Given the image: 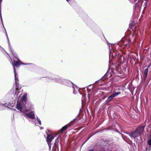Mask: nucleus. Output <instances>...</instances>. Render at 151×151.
Listing matches in <instances>:
<instances>
[{"label": "nucleus", "instance_id": "f257e3e1", "mask_svg": "<svg viewBox=\"0 0 151 151\" xmlns=\"http://www.w3.org/2000/svg\"><path fill=\"white\" fill-rule=\"evenodd\" d=\"M46 78L48 79L49 81H53L55 82L61 83V84L70 87L72 86L73 83L70 80L63 79L61 78H53L51 77H47Z\"/></svg>", "mask_w": 151, "mask_h": 151}, {"label": "nucleus", "instance_id": "f03ea898", "mask_svg": "<svg viewBox=\"0 0 151 151\" xmlns=\"http://www.w3.org/2000/svg\"><path fill=\"white\" fill-rule=\"evenodd\" d=\"M29 105L31 107L30 108H29V109H28L26 107L25 104L24 102H23L22 101H18L16 105V108L18 110L20 111L22 113H25L26 112L32 109V106H31L32 105L31 104H29Z\"/></svg>", "mask_w": 151, "mask_h": 151}, {"label": "nucleus", "instance_id": "7ed1b4c3", "mask_svg": "<svg viewBox=\"0 0 151 151\" xmlns=\"http://www.w3.org/2000/svg\"><path fill=\"white\" fill-rule=\"evenodd\" d=\"M95 85L98 87V89L100 90H104V87H100V86H103L104 85V76H103L99 80L95 82Z\"/></svg>", "mask_w": 151, "mask_h": 151}, {"label": "nucleus", "instance_id": "20e7f679", "mask_svg": "<svg viewBox=\"0 0 151 151\" xmlns=\"http://www.w3.org/2000/svg\"><path fill=\"white\" fill-rule=\"evenodd\" d=\"M147 0H138V3H136L135 5L140 8L143 5L145 9L147 6Z\"/></svg>", "mask_w": 151, "mask_h": 151}, {"label": "nucleus", "instance_id": "39448f33", "mask_svg": "<svg viewBox=\"0 0 151 151\" xmlns=\"http://www.w3.org/2000/svg\"><path fill=\"white\" fill-rule=\"evenodd\" d=\"M14 77L15 79V83L16 85V89H19L21 88V87L19 86L18 82H19V79L18 78V74L16 73V72L15 69V67H14Z\"/></svg>", "mask_w": 151, "mask_h": 151}, {"label": "nucleus", "instance_id": "423d86ee", "mask_svg": "<svg viewBox=\"0 0 151 151\" xmlns=\"http://www.w3.org/2000/svg\"><path fill=\"white\" fill-rule=\"evenodd\" d=\"M91 85L88 86L84 88V89H86L87 90L88 93V101H89L91 97L92 96V93L93 91V87H92L91 88V89H89L88 87H89L90 86H91Z\"/></svg>", "mask_w": 151, "mask_h": 151}, {"label": "nucleus", "instance_id": "0eeeda50", "mask_svg": "<svg viewBox=\"0 0 151 151\" xmlns=\"http://www.w3.org/2000/svg\"><path fill=\"white\" fill-rule=\"evenodd\" d=\"M18 61H14V63H12V65L13 66V67H14V66L17 67H18L20 66L21 64L23 65H28L29 64H31V63H22L21 61L19 60V59H17Z\"/></svg>", "mask_w": 151, "mask_h": 151}, {"label": "nucleus", "instance_id": "6e6552de", "mask_svg": "<svg viewBox=\"0 0 151 151\" xmlns=\"http://www.w3.org/2000/svg\"><path fill=\"white\" fill-rule=\"evenodd\" d=\"M47 135L46 141L49 146V148L50 149L51 148V142L52 139H53L54 137L53 135L51 134H47Z\"/></svg>", "mask_w": 151, "mask_h": 151}, {"label": "nucleus", "instance_id": "1a4fd4ad", "mask_svg": "<svg viewBox=\"0 0 151 151\" xmlns=\"http://www.w3.org/2000/svg\"><path fill=\"white\" fill-rule=\"evenodd\" d=\"M73 89V93L74 94L79 93L80 94L82 95L80 91V88H78L75 85L73 84L72 85Z\"/></svg>", "mask_w": 151, "mask_h": 151}, {"label": "nucleus", "instance_id": "9d476101", "mask_svg": "<svg viewBox=\"0 0 151 151\" xmlns=\"http://www.w3.org/2000/svg\"><path fill=\"white\" fill-rule=\"evenodd\" d=\"M87 25L90 27L92 30H94V28L96 27L95 23L91 20L89 21L86 23Z\"/></svg>", "mask_w": 151, "mask_h": 151}, {"label": "nucleus", "instance_id": "9b49d317", "mask_svg": "<svg viewBox=\"0 0 151 151\" xmlns=\"http://www.w3.org/2000/svg\"><path fill=\"white\" fill-rule=\"evenodd\" d=\"M129 135L132 138H134L140 136L139 134L138 133L136 129L134 132H132L131 133H129Z\"/></svg>", "mask_w": 151, "mask_h": 151}, {"label": "nucleus", "instance_id": "f8f14e48", "mask_svg": "<svg viewBox=\"0 0 151 151\" xmlns=\"http://www.w3.org/2000/svg\"><path fill=\"white\" fill-rule=\"evenodd\" d=\"M135 39V37H134V35L132 34H130L129 36H127L126 37V41L128 43L132 40L134 41Z\"/></svg>", "mask_w": 151, "mask_h": 151}, {"label": "nucleus", "instance_id": "ddd939ff", "mask_svg": "<svg viewBox=\"0 0 151 151\" xmlns=\"http://www.w3.org/2000/svg\"><path fill=\"white\" fill-rule=\"evenodd\" d=\"M25 115L31 119H33L35 118V114L34 111H31L29 113L26 114Z\"/></svg>", "mask_w": 151, "mask_h": 151}, {"label": "nucleus", "instance_id": "4468645a", "mask_svg": "<svg viewBox=\"0 0 151 151\" xmlns=\"http://www.w3.org/2000/svg\"><path fill=\"white\" fill-rule=\"evenodd\" d=\"M145 129V127L142 126L137 127L136 129L138 133L140 135L143 132Z\"/></svg>", "mask_w": 151, "mask_h": 151}, {"label": "nucleus", "instance_id": "2eb2a0df", "mask_svg": "<svg viewBox=\"0 0 151 151\" xmlns=\"http://www.w3.org/2000/svg\"><path fill=\"white\" fill-rule=\"evenodd\" d=\"M27 93H25L22 97V101H22L24 102L25 104H26V101L27 100Z\"/></svg>", "mask_w": 151, "mask_h": 151}, {"label": "nucleus", "instance_id": "dca6fc26", "mask_svg": "<svg viewBox=\"0 0 151 151\" xmlns=\"http://www.w3.org/2000/svg\"><path fill=\"white\" fill-rule=\"evenodd\" d=\"M148 71V68H146L144 71V74H145V76L144 77V79L145 80L146 79V78L147 76V73Z\"/></svg>", "mask_w": 151, "mask_h": 151}, {"label": "nucleus", "instance_id": "f3484780", "mask_svg": "<svg viewBox=\"0 0 151 151\" xmlns=\"http://www.w3.org/2000/svg\"><path fill=\"white\" fill-rule=\"evenodd\" d=\"M3 0H0V17L1 18V21L2 23H3V20L1 17V3L2 2Z\"/></svg>", "mask_w": 151, "mask_h": 151}, {"label": "nucleus", "instance_id": "a211bd4d", "mask_svg": "<svg viewBox=\"0 0 151 151\" xmlns=\"http://www.w3.org/2000/svg\"><path fill=\"white\" fill-rule=\"evenodd\" d=\"M1 23H2V25H3L4 27V29H5V30L6 34V37L7 38V40H8V45H9H9H11V44H10V42H9V38H8L7 35V33L6 32V29H5V28H4V26L3 23V24H2V22H1Z\"/></svg>", "mask_w": 151, "mask_h": 151}, {"label": "nucleus", "instance_id": "6ab92c4d", "mask_svg": "<svg viewBox=\"0 0 151 151\" xmlns=\"http://www.w3.org/2000/svg\"><path fill=\"white\" fill-rule=\"evenodd\" d=\"M68 127L67 125H65L64 127H63L61 129V132H63Z\"/></svg>", "mask_w": 151, "mask_h": 151}, {"label": "nucleus", "instance_id": "aec40b11", "mask_svg": "<svg viewBox=\"0 0 151 151\" xmlns=\"http://www.w3.org/2000/svg\"><path fill=\"white\" fill-rule=\"evenodd\" d=\"M120 93H121V92H115V93H113V94H112L111 95H112V96H113V97L114 98V97L116 96H118V95H119Z\"/></svg>", "mask_w": 151, "mask_h": 151}, {"label": "nucleus", "instance_id": "412c9836", "mask_svg": "<svg viewBox=\"0 0 151 151\" xmlns=\"http://www.w3.org/2000/svg\"><path fill=\"white\" fill-rule=\"evenodd\" d=\"M12 52L13 53V55H14V57L16 58L17 59H18V56L17 54L16 53L14 52V51H12V52Z\"/></svg>", "mask_w": 151, "mask_h": 151}, {"label": "nucleus", "instance_id": "4be33fe9", "mask_svg": "<svg viewBox=\"0 0 151 151\" xmlns=\"http://www.w3.org/2000/svg\"><path fill=\"white\" fill-rule=\"evenodd\" d=\"M113 98V97L112 95L109 96L107 99V101L108 102L110 101Z\"/></svg>", "mask_w": 151, "mask_h": 151}, {"label": "nucleus", "instance_id": "5701e85b", "mask_svg": "<svg viewBox=\"0 0 151 151\" xmlns=\"http://www.w3.org/2000/svg\"><path fill=\"white\" fill-rule=\"evenodd\" d=\"M119 52H117V53H116V55L115 54V52H114V53H112V55L113 56H114L115 57H117L119 55Z\"/></svg>", "mask_w": 151, "mask_h": 151}, {"label": "nucleus", "instance_id": "b1692460", "mask_svg": "<svg viewBox=\"0 0 151 151\" xmlns=\"http://www.w3.org/2000/svg\"><path fill=\"white\" fill-rule=\"evenodd\" d=\"M86 94H83V100L84 101H87V99L86 98Z\"/></svg>", "mask_w": 151, "mask_h": 151}, {"label": "nucleus", "instance_id": "393cba45", "mask_svg": "<svg viewBox=\"0 0 151 151\" xmlns=\"http://www.w3.org/2000/svg\"><path fill=\"white\" fill-rule=\"evenodd\" d=\"M59 139H61V136L60 135H59L58 136L57 138L55 140V142H57L58 143L59 141Z\"/></svg>", "mask_w": 151, "mask_h": 151}, {"label": "nucleus", "instance_id": "a878e982", "mask_svg": "<svg viewBox=\"0 0 151 151\" xmlns=\"http://www.w3.org/2000/svg\"><path fill=\"white\" fill-rule=\"evenodd\" d=\"M0 105H1L2 106H5L6 107H7L9 105L8 104H7L6 103H4L3 104H1L0 103Z\"/></svg>", "mask_w": 151, "mask_h": 151}, {"label": "nucleus", "instance_id": "bb28decb", "mask_svg": "<svg viewBox=\"0 0 151 151\" xmlns=\"http://www.w3.org/2000/svg\"><path fill=\"white\" fill-rule=\"evenodd\" d=\"M37 120L38 122V123L40 124H41V121L40 119L37 117Z\"/></svg>", "mask_w": 151, "mask_h": 151}, {"label": "nucleus", "instance_id": "cd10ccee", "mask_svg": "<svg viewBox=\"0 0 151 151\" xmlns=\"http://www.w3.org/2000/svg\"><path fill=\"white\" fill-rule=\"evenodd\" d=\"M77 119V118H76L75 119H74L71 122V123H70V124L71 125H73L75 122V121H76V120Z\"/></svg>", "mask_w": 151, "mask_h": 151}, {"label": "nucleus", "instance_id": "c85d7f7f", "mask_svg": "<svg viewBox=\"0 0 151 151\" xmlns=\"http://www.w3.org/2000/svg\"><path fill=\"white\" fill-rule=\"evenodd\" d=\"M101 34L99 35V36L101 38V39L103 40V37H104V35H103V34L102 32H101Z\"/></svg>", "mask_w": 151, "mask_h": 151}, {"label": "nucleus", "instance_id": "c756f323", "mask_svg": "<svg viewBox=\"0 0 151 151\" xmlns=\"http://www.w3.org/2000/svg\"><path fill=\"white\" fill-rule=\"evenodd\" d=\"M148 143L149 145H151V139L148 140Z\"/></svg>", "mask_w": 151, "mask_h": 151}, {"label": "nucleus", "instance_id": "7c9ffc66", "mask_svg": "<svg viewBox=\"0 0 151 151\" xmlns=\"http://www.w3.org/2000/svg\"><path fill=\"white\" fill-rule=\"evenodd\" d=\"M9 47L10 49V50L12 52V51H13V49L11 45H9Z\"/></svg>", "mask_w": 151, "mask_h": 151}, {"label": "nucleus", "instance_id": "2f4dec72", "mask_svg": "<svg viewBox=\"0 0 151 151\" xmlns=\"http://www.w3.org/2000/svg\"><path fill=\"white\" fill-rule=\"evenodd\" d=\"M58 145V143L57 142H55L54 143V145L52 149H53V148L54 147V146L55 145Z\"/></svg>", "mask_w": 151, "mask_h": 151}, {"label": "nucleus", "instance_id": "473e14b6", "mask_svg": "<svg viewBox=\"0 0 151 151\" xmlns=\"http://www.w3.org/2000/svg\"><path fill=\"white\" fill-rule=\"evenodd\" d=\"M132 3H133L135 2L137 0H129Z\"/></svg>", "mask_w": 151, "mask_h": 151}, {"label": "nucleus", "instance_id": "72a5a7b5", "mask_svg": "<svg viewBox=\"0 0 151 151\" xmlns=\"http://www.w3.org/2000/svg\"><path fill=\"white\" fill-rule=\"evenodd\" d=\"M107 42V41H106ZM107 44H108V46H109V50H110H110L111 49V48H110V45H111L110 44V43H109L108 42H107Z\"/></svg>", "mask_w": 151, "mask_h": 151}, {"label": "nucleus", "instance_id": "f704fd0d", "mask_svg": "<svg viewBox=\"0 0 151 151\" xmlns=\"http://www.w3.org/2000/svg\"><path fill=\"white\" fill-rule=\"evenodd\" d=\"M88 151H94L93 149H90Z\"/></svg>", "mask_w": 151, "mask_h": 151}, {"label": "nucleus", "instance_id": "c9c22d12", "mask_svg": "<svg viewBox=\"0 0 151 151\" xmlns=\"http://www.w3.org/2000/svg\"><path fill=\"white\" fill-rule=\"evenodd\" d=\"M32 122L33 123H35V124H36V123L34 121H32Z\"/></svg>", "mask_w": 151, "mask_h": 151}, {"label": "nucleus", "instance_id": "e433bc0d", "mask_svg": "<svg viewBox=\"0 0 151 151\" xmlns=\"http://www.w3.org/2000/svg\"><path fill=\"white\" fill-rule=\"evenodd\" d=\"M127 45H128V43H127V44H126V43L124 44V45H126V47H127Z\"/></svg>", "mask_w": 151, "mask_h": 151}, {"label": "nucleus", "instance_id": "4c0bfd02", "mask_svg": "<svg viewBox=\"0 0 151 151\" xmlns=\"http://www.w3.org/2000/svg\"><path fill=\"white\" fill-rule=\"evenodd\" d=\"M103 130H100V131H99V132H102V131H103Z\"/></svg>", "mask_w": 151, "mask_h": 151}, {"label": "nucleus", "instance_id": "58836bf2", "mask_svg": "<svg viewBox=\"0 0 151 151\" xmlns=\"http://www.w3.org/2000/svg\"><path fill=\"white\" fill-rule=\"evenodd\" d=\"M90 137H89V138H88L87 139V140H86V141H87L88 140V139L90 138Z\"/></svg>", "mask_w": 151, "mask_h": 151}, {"label": "nucleus", "instance_id": "ea45409f", "mask_svg": "<svg viewBox=\"0 0 151 151\" xmlns=\"http://www.w3.org/2000/svg\"><path fill=\"white\" fill-rule=\"evenodd\" d=\"M40 128H41V129H43V127H40Z\"/></svg>", "mask_w": 151, "mask_h": 151}, {"label": "nucleus", "instance_id": "a19ab883", "mask_svg": "<svg viewBox=\"0 0 151 151\" xmlns=\"http://www.w3.org/2000/svg\"><path fill=\"white\" fill-rule=\"evenodd\" d=\"M14 114L13 115V119H14Z\"/></svg>", "mask_w": 151, "mask_h": 151}, {"label": "nucleus", "instance_id": "79ce46f5", "mask_svg": "<svg viewBox=\"0 0 151 151\" xmlns=\"http://www.w3.org/2000/svg\"><path fill=\"white\" fill-rule=\"evenodd\" d=\"M130 25H132V24H130L129 25V26H130Z\"/></svg>", "mask_w": 151, "mask_h": 151}, {"label": "nucleus", "instance_id": "37998d69", "mask_svg": "<svg viewBox=\"0 0 151 151\" xmlns=\"http://www.w3.org/2000/svg\"><path fill=\"white\" fill-rule=\"evenodd\" d=\"M14 110L16 111V110L15 109H13Z\"/></svg>", "mask_w": 151, "mask_h": 151}]
</instances>
